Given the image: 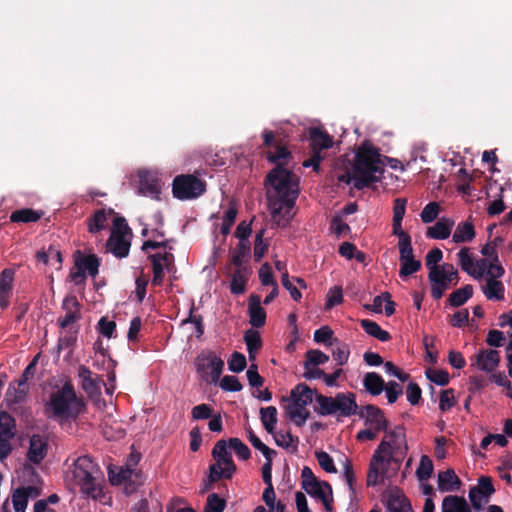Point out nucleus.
<instances>
[{
  "label": "nucleus",
  "instance_id": "obj_49",
  "mask_svg": "<svg viewBox=\"0 0 512 512\" xmlns=\"http://www.w3.org/2000/svg\"><path fill=\"white\" fill-rule=\"evenodd\" d=\"M226 507L225 499L218 494L212 493L208 495L204 512H223Z\"/></svg>",
  "mask_w": 512,
  "mask_h": 512
},
{
  "label": "nucleus",
  "instance_id": "obj_58",
  "mask_svg": "<svg viewBox=\"0 0 512 512\" xmlns=\"http://www.w3.org/2000/svg\"><path fill=\"white\" fill-rule=\"evenodd\" d=\"M247 362L244 354L240 352H233L228 360V368L234 373H240L246 368Z\"/></svg>",
  "mask_w": 512,
  "mask_h": 512
},
{
  "label": "nucleus",
  "instance_id": "obj_39",
  "mask_svg": "<svg viewBox=\"0 0 512 512\" xmlns=\"http://www.w3.org/2000/svg\"><path fill=\"white\" fill-rule=\"evenodd\" d=\"M15 436V419L6 411L0 412V438L12 439Z\"/></svg>",
  "mask_w": 512,
  "mask_h": 512
},
{
  "label": "nucleus",
  "instance_id": "obj_63",
  "mask_svg": "<svg viewBox=\"0 0 512 512\" xmlns=\"http://www.w3.org/2000/svg\"><path fill=\"white\" fill-rule=\"evenodd\" d=\"M443 258V253L439 248L431 249L425 257V265L429 272L435 268H441V265H437Z\"/></svg>",
  "mask_w": 512,
  "mask_h": 512
},
{
  "label": "nucleus",
  "instance_id": "obj_8",
  "mask_svg": "<svg viewBox=\"0 0 512 512\" xmlns=\"http://www.w3.org/2000/svg\"><path fill=\"white\" fill-rule=\"evenodd\" d=\"M262 137L263 145L268 149L266 152L267 160L276 166L281 165L284 167L288 160L292 158V155L283 143V139L276 137L275 133L271 130H264Z\"/></svg>",
  "mask_w": 512,
  "mask_h": 512
},
{
  "label": "nucleus",
  "instance_id": "obj_1",
  "mask_svg": "<svg viewBox=\"0 0 512 512\" xmlns=\"http://www.w3.org/2000/svg\"><path fill=\"white\" fill-rule=\"evenodd\" d=\"M265 185L273 189V192L268 191L272 220L278 226H287L299 195L298 177L291 170L278 165L267 174Z\"/></svg>",
  "mask_w": 512,
  "mask_h": 512
},
{
  "label": "nucleus",
  "instance_id": "obj_13",
  "mask_svg": "<svg viewBox=\"0 0 512 512\" xmlns=\"http://www.w3.org/2000/svg\"><path fill=\"white\" fill-rule=\"evenodd\" d=\"M62 309L65 315L58 318V324L61 328H67L81 318V304L75 295H68L62 302Z\"/></svg>",
  "mask_w": 512,
  "mask_h": 512
},
{
  "label": "nucleus",
  "instance_id": "obj_26",
  "mask_svg": "<svg viewBox=\"0 0 512 512\" xmlns=\"http://www.w3.org/2000/svg\"><path fill=\"white\" fill-rule=\"evenodd\" d=\"M454 226V221L448 218L438 220L433 226L427 229V237L431 239H447Z\"/></svg>",
  "mask_w": 512,
  "mask_h": 512
},
{
  "label": "nucleus",
  "instance_id": "obj_40",
  "mask_svg": "<svg viewBox=\"0 0 512 512\" xmlns=\"http://www.w3.org/2000/svg\"><path fill=\"white\" fill-rule=\"evenodd\" d=\"M237 214V205L235 201L232 200L229 202L228 209L225 211L223 215L222 224L220 228V232L223 236H227L230 233L231 227L233 226L236 220Z\"/></svg>",
  "mask_w": 512,
  "mask_h": 512
},
{
  "label": "nucleus",
  "instance_id": "obj_15",
  "mask_svg": "<svg viewBox=\"0 0 512 512\" xmlns=\"http://www.w3.org/2000/svg\"><path fill=\"white\" fill-rule=\"evenodd\" d=\"M139 193L149 196L152 199L159 200L161 187L159 180L148 171H139Z\"/></svg>",
  "mask_w": 512,
  "mask_h": 512
},
{
  "label": "nucleus",
  "instance_id": "obj_27",
  "mask_svg": "<svg viewBox=\"0 0 512 512\" xmlns=\"http://www.w3.org/2000/svg\"><path fill=\"white\" fill-rule=\"evenodd\" d=\"M362 382L365 390L372 396H378L384 391L385 381L376 372H367Z\"/></svg>",
  "mask_w": 512,
  "mask_h": 512
},
{
  "label": "nucleus",
  "instance_id": "obj_37",
  "mask_svg": "<svg viewBox=\"0 0 512 512\" xmlns=\"http://www.w3.org/2000/svg\"><path fill=\"white\" fill-rule=\"evenodd\" d=\"M107 214L104 209H100L94 212L93 215L87 218V227L88 231L92 234H95L107 226Z\"/></svg>",
  "mask_w": 512,
  "mask_h": 512
},
{
  "label": "nucleus",
  "instance_id": "obj_31",
  "mask_svg": "<svg viewBox=\"0 0 512 512\" xmlns=\"http://www.w3.org/2000/svg\"><path fill=\"white\" fill-rule=\"evenodd\" d=\"M482 292L488 300L501 301L504 299L505 287L500 280L486 279Z\"/></svg>",
  "mask_w": 512,
  "mask_h": 512
},
{
  "label": "nucleus",
  "instance_id": "obj_64",
  "mask_svg": "<svg viewBox=\"0 0 512 512\" xmlns=\"http://www.w3.org/2000/svg\"><path fill=\"white\" fill-rule=\"evenodd\" d=\"M456 404L454 390L446 389L441 392L439 409L442 412L450 410Z\"/></svg>",
  "mask_w": 512,
  "mask_h": 512
},
{
  "label": "nucleus",
  "instance_id": "obj_28",
  "mask_svg": "<svg viewBox=\"0 0 512 512\" xmlns=\"http://www.w3.org/2000/svg\"><path fill=\"white\" fill-rule=\"evenodd\" d=\"M461 486V480L453 469H447L438 475V488L441 491H455Z\"/></svg>",
  "mask_w": 512,
  "mask_h": 512
},
{
  "label": "nucleus",
  "instance_id": "obj_45",
  "mask_svg": "<svg viewBox=\"0 0 512 512\" xmlns=\"http://www.w3.org/2000/svg\"><path fill=\"white\" fill-rule=\"evenodd\" d=\"M433 462L427 455H422L416 470V475L420 481L429 479L433 473Z\"/></svg>",
  "mask_w": 512,
  "mask_h": 512
},
{
  "label": "nucleus",
  "instance_id": "obj_35",
  "mask_svg": "<svg viewBox=\"0 0 512 512\" xmlns=\"http://www.w3.org/2000/svg\"><path fill=\"white\" fill-rule=\"evenodd\" d=\"M388 512H413L409 500L400 494H391L387 500Z\"/></svg>",
  "mask_w": 512,
  "mask_h": 512
},
{
  "label": "nucleus",
  "instance_id": "obj_52",
  "mask_svg": "<svg viewBox=\"0 0 512 512\" xmlns=\"http://www.w3.org/2000/svg\"><path fill=\"white\" fill-rule=\"evenodd\" d=\"M425 375L431 382L440 386L447 385L450 380L449 373L442 369H427Z\"/></svg>",
  "mask_w": 512,
  "mask_h": 512
},
{
  "label": "nucleus",
  "instance_id": "obj_17",
  "mask_svg": "<svg viewBox=\"0 0 512 512\" xmlns=\"http://www.w3.org/2000/svg\"><path fill=\"white\" fill-rule=\"evenodd\" d=\"M248 313L252 327L261 328L266 322V311L261 306V297L257 294H251L248 303Z\"/></svg>",
  "mask_w": 512,
  "mask_h": 512
},
{
  "label": "nucleus",
  "instance_id": "obj_42",
  "mask_svg": "<svg viewBox=\"0 0 512 512\" xmlns=\"http://www.w3.org/2000/svg\"><path fill=\"white\" fill-rule=\"evenodd\" d=\"M457 257H458V264L460 265L461 269L470 276L474 275L475 274L474 258L470 252V248L462 247L460 249V251L457 253Z\"/></svg>",
  "mask_w": 512,
  "mask_h": 512
},
{
  "label": "nucleus",
  "instance_id": "obj_32",
  "mask_svg": "<svg viewBox=\"0 0 512 512\" xmlns=\"http://www.w3.org/2000/svg\"><path fill=\"white\" fill-rule=\"evenodd\" d=\"M43 215L42 211H36L31 208L15 210L10 215V221L13 223H32L37 222Z\"/></svg>",
  "mask_w": 512,
  "mask_h": 512
},
{
  "label": "nucleus",
  "instance_id": "obj_29",
  "mask_svg": "<svg viewBox=\"0 0 512 512\" xmlns=\"http://www.w3.org/2000/svg\"><path fill=\"white\" fill-rule=\"evenodd\" d=\"M442 512H471V509L465 498L448 495L442 501Z\"/></svg>",
  "mask_w": 512,
  "mask_h": 512
},
{
  "label": "nucleus",
  "instance_id": "obj_12",
  "mask_svg": "<svg viewBox=\"0 0 512 512\" xmlns=\"http://www.w3.org/2000/svg\"><path fill=\"white\" fill-rule=\"evenodd\" d=\"M316 391L311 389L305 383H299L290 392L292 403L285 407V411L289 412L295 408H304L313 402Z\"/></svg>",
  "mask_w": 512,
  "mask_h": 512
},
{
  "label": "nucleus",
  "instance_id": "obj_47",
  "mask_svg": "<svg viewBox=\"0 0 512 512\" xmlns=\"http://www.w3.org/2000/svg\"><path fill=\"white\" fill-rule=\"evenodd\" d=\"M306 360L304 367L318 366L326 363L329 360V356L317 349H311L306 352Z\"/></svg>",
  "mask_w": 512,
  "mask_h": 512
},
{
  "label": "nucleus",
  "instance_id": "obj_41",
  "mask_svg": "<svg viewBox=\"0 0 512 512\" xmlns=\"http://www.w3.org/2000/svg\"><path fill=\"white\" fill-rule=\"evenodd\" d=\"M260 419L268 433H273L277 424V409L274 406H268L260 409Z\"/></svg>",
  "mask_w": 512,
  "mask_h": 512
},
{
  "label": "nucleus",
  "instance_id": "obj_5",
  "mask_svg": "<svg viewBox=\"0 0 512 512\" xmlns=\"http://www.w3.org/2000/svg\"><path fill=\"white\" fill-rule=\"evenodd\" d=\"M206 192V182L192 174L177 175L172 182V194L179 200H192Z\"/></svg>",
  "mask_w": 512,
  "mask_h": 512
},
{
  "label": "nucleus",
  "instance_id": "obj_3",
  "mask_svg": "<svg viewBox=\"0 0 512 512\" xmlns=\"http://www.w3.org/2000/svg\"><path fill=\"white\" fill-rule=\"evenodd\" d=\"M84 408V401L77 396L70 381L65 382L61 388L52 392L45 405L48 417L65 421L76 420Z\"/></svg>",
  "mask_w": 512,
  "mask_h": 512
},
{
  "label": "nucleus",
  "instance_id": "obj_23",
  "mask_svg": "<svg viewBox=\"0 0 512 512\" xmlns=\"http://www.w3.org/2000/svg\"><path fill=\"white\" fill-rule=\"evenodd\" d=\"M428 279L431 282L432 298L434 300L441 299L445 291L450 287L445 276L440 272L439 268H435L428 273Z\"/></svg>",
  "mask_w": 512,
  "mask_h": 512
},
{
  "label": "nucleus",
  "instance_id": "obj_25",
  "mask_svg": "<svg viewBox=\"0 0 512 512\" xmlns=\"http://www.w3.org/2000/svg\"><path fill=\"white\" fill-rule=\"evenodd\" d=\"M78 376L82 380V388L86 393L94 395L100 392L101 379L99 376L93 378L92 372L88 367L81 365L78 369Z\"/></svg>",
  "mask_w": 512,
  "mask_h": 512
},
{
  "label": "nucleus",
  "instance_id": "obj_21",
  "mask_svg": "<svg viewBox=\"0 0 512 512\" xmlns=\"http://www.w3.org/2000/svg\"><path fill=\"white\" fill-rule=\"evenodd\" d=\"M15 272L6 268L0 273V307L2 309L9 305V298L12 292Z\"/></svg>",
  "mask_w": 512,
  "mask_h": 512
},
{
  "label": "nucleus",
  "instance_id": "obj_43",
  "mask_svg": "<svg viewBox=\"0 0 512 512\" xmlns=\"http://www.w3.org/2000/svg\"><path fill=\"white\" fill-rule=\"evenodd\" d=\"M315 400L318 404L314 407L316 413L321 416L334 415L333 397L316 394Z\"/></svg>",
  "mask_w": 512,
  "mask_h": 512
},
{
  "label": "nucleus",
  "instance_id": "obj_7",
  "mask_svg": "<svg viewBox=\"0 0 512 512\" xmlns=\"http://www.w3.org/2000/svg\"><path fill=\"white\" fill-rule=\"evenodd\" d=\"M195 366L204 382L216 384L223 372L224 361L214 351H207L196 358Z\"/></svg>",
  "mask_w": 512,
  "mask_h": 512
},
{
  "label": "nucleus",
  "instance_id": "obj_16",
  "mask_svg": "<svg viewBox=\"0 0 512 512\" xmlns=\"http://www.w3.org/2000/svg\"><path fill=\"white\" fill-rule=\"evenodd\" d=\"M74 266L80 267L91 277H96L99 273L100 259L95 254L85 255L81 250H76L73 254Z\"/></svg>",
  "mask_w": 512,
  "mask_h": 512
},
{
  "label": "nucleus",
  "instance_id": "obj_62",
  "mask_svg": "<svg viewBox=\"0 0 512 512\" xmlns=\"http://www.w3.org/2000/svg\"><path fill=\"white\" fill-rule=\"evenodd\" d=\"M388 403L393 404L397 401L398 397L402 395L403 389L401 385L395 381H389L384 386Z\"/></svg>",
  "mask_w": 512,
  "mask_h": 512
},
{
  "label": "nucleus",
  "instance_id": "obj_10",
  "mask_svg": "<svg viewBox=\"0 0 512 512\" xmlns=\"http://www.w3.org/2000/svg\"><path fill=\"white\" fill-rule=\"evenodd\" d=\"M303 490L311 497L321 501L327 512L333 511V490L328 481L318 480L316 484L307 483Z\"/></svg>",
  "mask_w": 512,
  "mask_h": 512
},
{
  "label": "nucleus",
  "instance_id": "obj_53",
  "mask_svg": "<svg viewBox=\"0 0 512 512\" xmlns=\"http://www.w3.org/2000/svg\"><path fill=\"white\" fill-rule=\"evenodd\" d=\"M194 304L190 308L189 316L182 321V324L191 323L194 325L195 328V336L197 338H200L204 334V323H203V317L202 315H195L194 314Z\"/></svg>",
  "mask_w": 512,
  "mask_h": 512
},
{
  "label": "nucleus",
  "instance_id": "obj_9",
  "mask_svg": "<svg viewBox=\"0 0 512 512\" xmlns=\"http://www.w3.org/2000/svg\"><path fill=\"white\" fill-rule=\"evenodd\" d=\"M356 415L364 420L365 425L374 428L376 431L382 432L386 431L388 428L389 422L383 410L374 404L358 407Z\"/></svg>",
  "mask_w": 512,
  "mask_h": 512
},
{
  "label": "nucleus",
  "instance_id": "obj_51",
  "mask_svg": "<svg viewBox=\"0 0 512 512\" xmlns=\"http://www.w3.org/2000/svg\"><path fill=\"white\" fill-rule=\"evenodd\" d=\"M229 447L234 450L236 455L242 460H248L251 457L249 447L243 443L239 438H230L228 441Z\"/></svg>",
  "mask_w": 512,
  "mask_h": 512
},
{
  "label": "nucleus",
  "instance_id": "obj_36",
  "mask_svg": "<svg viewBox=\"0 0 512 512\" xmlns=\"http://www.w3.org/2000/svg\"><path fill=\"white\" fill-rule=\"evenodd\" d=\"M244 341L250 360L255 359V353L262 347V339L257 330L249 329L244 334Z\"/></svg>",
  "mask_w": 512,
  "mask_h": 512
},
{
  "label": "nucleus",
  "instance_id": "obj_33",
  "mask_svg": "<svg viewBox=\"0 0 512 512\" xmlns=\"http://www.w3.org/2000/svg\"><path fill=\"white\" fill-rule=\"evenodd\" d=\"M360 325L368 335L378 339L381 342H387L391 339L390 333L383 330L375 321L362 319L360 321Z\"/></svg>",
  "mask_w": 512,
  "mask_h": 512
},
{
  "label": "nucleus",
  "instance_id": "obj_59",
  "mask_svg": "<svg viewBox=\"0 0 512 512\" xmlns=\"http://www.w3.org/2000/svg\"><path fill=\"white\" fill-rule=\"evenodd\" d=\"M439 211V204L437 202H430L421 211V220L424 223H431L438 217Z\"/></svg>",
  "mask_w": 512,
  "mask_h": 512
},
{
  "label": "nucleus",
  "instance_id": "obj_22",
  "mask_svg": "<svg viewBox=\"0 0 512 512\" xmlns=\"http://www.w3.org/2000/svg\"><path fill=\"white\" fill-rule=\"evenodd\" d=\"M212 456L216 460V463L227 466L228 472H236V465L232 459L231 453L227 450V442L224 439L216 442L212 450Z\"/></svg>",
  "mask_w": 512,
  "mask_h": 512
},
{
  "label": "nucleus",
  "instance_id": "obj_24",
  "mask_svg": "<svg viewBox=\"0 0 512 512\" xmlns=\"http://www.w3.org/2000/svg\"><path fill=\"white\" fill-rule=\"evenodd\" d=\"M251 270L247 267H237L230 281V291L232 294L240 295L246 291V285Z\"/></svg>",
  "mask_w": 512,
  "mask_h": 512
},
{
  "label": "nucleus",
  "instance_id": "obj_46",
  "mask_svg": "<svg viewBox=\"0 0 512 512\" xmlns=\"http://www.w3.org/2000/svg\"><path fill=\"white\" fill-rule=\"evenodd\" d=\"M422 267L421 261L415 258L400 262L399 276L402 279L418 272Z\"/></svg>",
  "mask_w": 512,
  "mask_h": 512
},
{
  "label": "nucleus",
  "instance_id": "obj_44",
  "mask_svg": "<svg viewBox=\"0 0 512 512\" xmlns=\"http://www.w3.org/2000/svg\"><path fill=\"white\" fill-rule=\"evenodd\" d=\"M222 465L223 464L214 463L209 466V476H208L209 483H211V484L215 483V482L219 481L222 477L225 479L232 478V476L235 472H228L227 466H224V468H222Z\"/></svg>",
  "mask_w": 512,
  "mask_h": 512
},
{
  "label": "nucleus",
  "instance_id": "obj_57",
  "mask_svg": "<svg viewBox=\"0 0 512 512\" xmlns=\"http://www.w3.org/2000/svg\"><path fill=\"white\" fill-rule=\"evenodd\" d=\"M12 503L15 512H25L28 504L27 493L21 488L14 490L12 494Z\"/></svg>",
  "mask_w": 512,
  "mask_h": 512
},
{
  "label": "nucleus",
  "instance_id": "obj_60",
  "mask_svg": "<svg viewBox=\"0 0 512 512\" xmlns=\"http://www.w3.org/2000/svg\"><path fill=\"white\" fill-rule=\"evenodd\" d=\"M287 416L296 426H303L310 417V412L304 408H295L289 412H286Z\"/></svg>",
  "mask_w": 512,
  "mask_h": 512
},
{
  "label": "nucleus",
  "instance_id": "obj_19",
  "mask_svg": "<svg viewBox=\"0 0 512 512\" xmlns=\"http://www.w3.org/2000/svg\"><path fill=\"white\" fill-rule=\"evenodd\" d=\"M311 151L321 154L322 150L329 149L333 145L332 137L324 130L313 127L309 130Z\"/></svg>",
  "mask_w": 512,
  "mask_h": 512
},
{
  "label": "nucleus",
  "instance_id": "obj_48",
  "mask_svg": "<svg viewBox=\"0 0 512 512\" xmlns=\"http://www.w3.org/2000/svg\"><path fill=\"white\" fill-rule=\"evenodd\" d=\"M247 433H248V440L251 443V445L254 448H256L257 450H259L265 458L276 455V451L269 448L267 445H265L260 440V438L257 435H255V433L253 432L252 429H248Z\"/></svg>",
  "mask_w": 512,
  "mask_h": 512
},
{
  "label": "nucleus",
  "instance_id": "obj_14",
  "mask_svg": "<svg viewBox=\"0 0 512 512\" xmlns=\"http://www.w3.org/2000/svg\"><path fill=\"white\" fill-rule=\"evenodd\" d=\"M500 363V353L494 349H480L475 355V363L478 369L486 373H492Z\"/></svg>",
  "mask_w": 512,
  "mask_h": 512
},
{
  "label": "nucleus",
  "instance_id": "obj_56",
  "mask_svg": "<svg viewBox=\"0 0 512 512\" xmlns=\"http://www.w3.org/2000/svg\"><path fill=\"white\" fill-rule=\"evenodd\" d=\"M151 263H164L166 269L170 272L175 269V257L171 252L155 253L148 256Z\"/></svg>",
  "mask_w": 512,
  "mask_h": 512
},
{
  "label": "nucleus",
  "instance_id": "obj_4",
  "mask_svg": "<svg viewBox=\"0 0 512 512\" xmlns=\"http://www.w3.org/2000/svg\"><path fill=\"white\" fill-rule=\"evenodd\" d=\"M99 472V466L88 455L78 457L71 470L75 484L88 496L93 495L96 490L95 475Z\"/></svg>",
  "mask_w": 512,
  "mask_h": 512
},
{
  "label": "nucleus",
  "instance_id": "obj_34",
  "mask_svg": "<svg viewBox=\"0 0 512 512\" xmlns=\"http://www.w3.org/2000/svg\"><path fill=\"white\" fill-rule=\"evenodd\" d=\"M473 296V286L471 284H467L460 289L452 292L447 302L452 307H459L464 305L471 297Z\"/></svg>",
  "mask_w": 512,
  "mask_h": 512
},
{
  "label": "nucleus",
  "instance_id": "obj_18",
  "mask_svg": "<svg viewBox=\"0 0 512 512\" xmlns=\"http://www.w3.org/2000/svg\"><path fill=\"white\" fill-rule=\"evenodd\" d=\"M130 242L120 231L113 232L107 240V249L117 258H125L129 254Z\"/></svg>",
  "mask_w": 512,
  "mask_h": 512
},
{
  "label": "nucleus",
  "instance_id": "obj_2",
  "mask_svg": "<svg viewBox=\"0 0 512 512\" xmlns=\"http://www.w3.org/2000/svg\"><path fill=\"white\" fill-rule=\"evenodd\" d=\"M353 185L357 190L380 182L384 173V162L379 149L364 142L357 150L353 163Z\"/></svg>",
  "mask_w": 512,
  "mask_h": 512
},
{
  "label": "nucleus",
  "instance_id": "obj_50",
  "mask_svg": "<svg viewBox=\"0 0 512 512\" xmlns=\"http://www.w3.org/2000/svg\"><path fill=\"white\" fill-rule=\"evenodd\" d=\"M265 229H260L256 235L254 240V259L256 262H259L263 256L265 255L268 249V243L264 242Z\"/></svg>",
  "mask_w": 512,
  "mask_h": 512
},
{
  "label": "nucleus",
  "instance_id": "obj_20",
  "mask_svg": "<svg viewBox=\"0 0 512 512\" xmlns=\"http://www.w3.org/2000/svg\"><path fill=\"white\" fill-rule=\"evenodd\" d=\"M47 454V442L40 435H33L30 438L27 458L33 464H40Z\"/></svg>",
  "mask_w": 512,
  "mask_h": 512
},
{
  "label": "nucleus",
  "instance_id": "obj_6",
  "mask_svg": "<svg viewBox=\"0 0 512 512\" xmlns=\"http://www.w3.org/2000/svg\"><path fill=\"white\" fill-rule=\"evenodd\" d=\"M385 432V437L374 452V459L377 462H383L384 456H388L387 461L390 462L394 453H402L408 449L403 426H396L393 430Z\"/></svg>",
  "mask_w": 512,
  "mask_h": 512
},
{
  "label": "nucleus",
  "instance_id": "obj_55",
  "mask_svg": "<svg viewBox=\"0 0 512 512\" xmlns=\"http://www.w3.org/2000/svg\"><path fill=\"white\" fill-rule=\"evenodd\" d=\"M315 457L320 467L327 473H336L337 469L334 465L333 458L325 451H315Z\"/></svg>",
  "mask_w": 512,
  "mask_h": 512
},
{
  "label": "nucleus",
  "instance_id": "obj_30",
  "mask_svg": "<svg viewBox=\"0 0 512 512\" xmlns=\"http://www.w3.org/2000/svg\"><path fill=\"white\" fill-rule=\"evenodd\" d=\"M476 236L475 228L472 222H460L452 236L455 243H468L471 242Z\"/></svg>",
  "mask_w": 512,
  "mask_h": 512
},
{
  "label": "nucleus",
  "instance_id": "obj_61",
  "mask_svg": "<svg viewBox=\"0 0 512 512\" xmlns=\"http://www.w3.org/2000/svg\"><path fill=\"white\" fill-rule=\"evenodd\" d=\"M219 386L224 391L238 392L242 390L243 386L236 376L226 375L219 383Z\"/></svg>",
  "mask_w": 512,
  "mask_h": 512
},
{
  "label": "nucleus",
  "instance_id": "obj_54",
  "mask_svg": "<svg viewBox=\"0 0 512 512\" xmlns=\"http://www.w3.org/2000/svg\"><path fill=\"white\" fill-rule=\"evenodd\" d=\"M343 302V291L341 286L331 288L327 293L325 309L330 310Z\"/></svg>",
  "mask_w": 512,
  "mask_h": 512
},
{
  "label": "nucleus",
  "instance_id": "obj_38",
  "mask_svg": "<svg viewBox=\"0 0 512 512\" xmlns=\"http://www.w3.org/2000/svg\"><path fill=\"white\" fill-rule=\"evenodd\" d=\"M250 258V243L249 242H238L236 245L231 263L236 267H243V264Z\"/></svg>",
  "mask_w": 512,
  "mask_h": 512
},
{
  "label": "nucleus",
  "instance_id": "obj_11",
  "mask_svg": "<svg viewBox=\"0 0 512 512\" xmlns=\"http://www.w3.org/2000/svg\"><path fill=\"white\" fill-rule=\"evenodd\" d=\"M334 414L340 417H350L358 412L356 395L353 392H339L333 397Z\"/></svg>",
  "mask_w": 512,
  "mask_h": 512
}]
</instances>
